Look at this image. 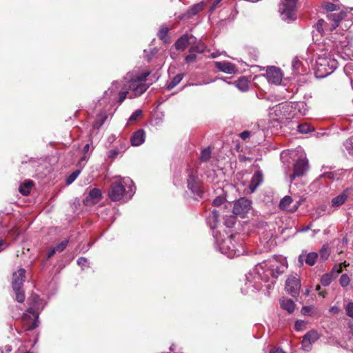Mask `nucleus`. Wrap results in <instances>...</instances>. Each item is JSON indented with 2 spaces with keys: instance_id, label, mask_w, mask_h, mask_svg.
Segmentation results:
<instances>
[{
  "instance_id": "1",
  "label": "nucleus",
  "mask_w": 353,
  "mask_h": 353,
  "mask_svg": "<svg viewBox=\"0 0 353 353\" xmlns=\"http://www.w3.org/2000/svg\"><path fill=\"white\" fill-rule=\"evenodd\" d=\"M150 74L149 71L141 72L139 70L128 72L123 79L121 89L119 90L117 81L112 82L111 86L104 92L100 100L101 103H106L107 105L113 107L116 103L121 104L126 99L129 91H132L129 96L130 99L143 94L149 88L145 80Z\"/></svg>"
},
{
  "instance_id": "2",
  "label": "nucleus",
  "mask_w": 353,
  "mask_h": 353,
  "mask_svg": "<svg viewBox=\"0 0 353 353\" xmlns=\"http://www.w3.org/2000/svg\"><path fill=\"white\" fill-rule=\"evenodd\" d=\"M271 268H268L265 262L257 264L254 268L246 275V285L249 288L252 286L256 290L261 289V281L268 282L270 278L276 279L283 274L287 268V263L285 259L280 258L279 262L274 259L270 261Z\"/></svg>"
},
{
  "instance_id": "3",
  "label": "nucleus",
  "mask_w": 353,
  "mask_h": 353,
  "mask_svg": "<svg viewBox=\"0 0 353 353\" xmlns=\"http://www.w3.org/2000/svg\"><path fill=\"white\" fill-rule=\"evenodd\" d=\"M135 192V186L129 177L122 178L120 181L112 183L108 195L113 201L121 199H130Z\"/></svg>"
},
{
  "instance_id": "4",
  "label": "nucleus",
  "mask_w": 353,
  "mask_h": 353,
  "mask_svg": "<svg viewBox=\"0 0 353 353\" xmlns=\"http://www.w3.org/2000/svg\"><path fill=\"white\" fill-rule=\"evenodd\" d=\"M216 248L221 253L228 258L239 256L244 253V249L241 244L236 243L233 236H226L223 238L219 232H214Z\"/></svg>"
},
{
  "instance_id": "5",
  "label": "nucleus",
  "mask_w": 353,
  "mask_h": 353,
  "mask_svg": "<svg viewBox=\"0 0 353 353\" xmlns=\"http://www.w3.org/2000/svg\"><path fill=\"white\" fill-rule=\"evenodd\" d=\"M315 75L323 79L331 74L338 67L337 61L330 53L325 52L316 59Z\"/></svg>"
},
{
  "instance_id": "6",
  "label": "nucleus",
  "mask_w": 353,
  "mask_h": 353,
  "mask_svg": "<svg viewBox=\"0 0 353 353\" xmlns=\"http://www.w3.org/2000/svg\"><path fill=\"white\" fill-rule=\"evenodd\" d=\"M25 274L26 270L23 268H20L12 274V287L15 292L16 300L19 303H23L25 300V294L22 289L25 281Z\"/></svg>"
},
{
  "instance_id": "7",
  "label": "nucleus",
  "mask_w": 353,
  "mask_h": 353,
  "mask_svg": "<svg viewBox=\"0 0 353 353\" xmlns=\"http://www.w3.org/2000/svg\"><path fill=\"white\" fill-rule=\"evenodd\" d=\"M270 114L274 116L276 121L282 122L283 120L292 119L296 116V113H293L291 103H283L276 105Z\"/></svg>"
},
{
  "instance_id": "8",
  "label": "nucleus",
  "mask_w": 353,
  "mask_h": 353,
  "mask_svg": "<svg viewBox=\"0 0 353 353\" xmlns=\"http://www.w3.org/2000/svg\"><path fill=\"white\" fill-rule=\"evenodd\" d=\"M297 0H281L279 12L283 19L292 20Z\"/></svg>"
},
{
  "instance_id": "9",
  "label": "nucleus",
  "mask_w": 353,
  "mask_h": 353,
  "mask_svg": "<svg viewBox=\"0 0 353 353\" xmlns=\"http://www.w3.org/2000/svg\"><path fill=\"white\" fill-rule=\"evenodd\" d=\"M308 161L304 154L296 161L292 174L290 176L291 182L296 177L303 176L308 170Z\"/></svg>"
},
{
  "instance_id": "10",
  "label": "nucleus",
  "mask_w": 353,
  "mask_h": 353,
  "mask_svg": "<svg viewBox=\"0 0 353 353\" xmlns=\"http://www.w3.org/2000/svg\"><path fill=\"white\" fill-rule=\"evenodd\" d=\"M39 313L37 310L30 307L23 316V321L28 330H32L38 326Z\"/></svg>"
},
{
  "instance_id": "11",
  "label": "nucleus",
  "mask_w": 353,
  "mask_h": 353,
  "mask_svg": "<svg viewBox=\"0 0 353 353\" xmlns=\"http://www.w3.org/2000/svg\"><path fill=\"white\" fill-rule=\"evenodd\" d=\"M187 183L188 189L196 196L201 197L203 191L201 188V182L198 176L193 172L188 174Z\"/></svg>"
},
{
  "instance_id": "12",
  "label": "nucleus",
  "mask_w": 353,
  "mask_h": 353,
  "mask_svg": "<svg viewBox=\"0 0 353 353\" xmlns=\"http://www.w3.org/2000/svg\"><path fill=\"white\" fill-rule=\"evenodd\" d=\"M251 208V201L245 198H241L237 200L233 207V213L235 215L243 216L248 213Z\"/></svg>"
},
{
  "instance_id": "13",
  "label": "nucleus",
  "mask_w": 353,
  "mask_h": 353,
  "mask_svg": "<svg viewBox=\"0 0 353 353\" xmlns=\"http://www.w3.org/2000/svg\"><path fill=\"white\" fill-rule=\"evenodd\" d=\"M301 288V281L297 276H290L285 281V290L292 296L298 295Z\"/></svg>"
},
{
  "instance_id": "14",
  "label": "nucleus",
  "mask_w": 353,
  "mask_h": 353,
  "mask_svg": "<svg viewBox=\"0 0 353 353\" xmlns=\"http://www.w3.org/2000/svg\"><path fill=\"white\" fill-rule=\"evenodd\" d=\"M265 76L269 83L275 85L280 84L283 78L281 70L274 66L268 68Z\"/></svg>"
},
{
  "instance_id": "15",
  "label": "nucleus",
  "mask_w": 353,
  "mask_h": 353,
  "mask_svg": "<svg viewBox=\"0 0 353 353\" xmlns=\"http://www.w3.org/2000/svg\"><path fill=\"white\" fill-rule=\"evenodd\" d=\"M319 339V333L315 330H310L307 332L302 340V349L305 351H310L312 345Z\"/></svg>"
},
{
  "instance_id": "16",
  "label": "nucleus",
  "mask_w": 353,
  "mask_h": 353,
  "mask_svg": "<svg viewBox=\"0 0 353 353\" xmlns=\"http://www.w3.org/2000/svg\"><path fill=\"white\" fill-rule=\"evenodd\" d=\"M102 198V193L100 189L93 188L90 190L83 200L85 205L90 206L98 203Z\"/></svg>"
},
{
  "instance_id": "17",
  "label": "nucleus",
  "mask_w": 353,
  "mask_h": 353,
  "mask_svg": "<svg viewBox=\"0 0 353 353\" xmlns=\"http://www.w3.org/2000/svg\"><path fill=\"white\" fill-rule=\"evenodd\" d=\"M196 40V37L192 34H185L177 39L175 42L174 46L177 50L183 51L188 45L192 43V41Z\"/></svg>"
},
{
  "instance_id": "18",
  "label": "nucleus",
  "mask_w": 353,
  "mask_h": 353,
  "mask_svg": "<svg viewBox=\"0 0 353 353\" xmlns=\"http://www.w3.org/2000/svg\"><path fill=\"white\" fill-rule=\"evenodd\" d=\"M345 12L343 11L339 13H330L327 14V19L331 23L330 25H329V31L335 30L339 26L341 20L345 18Z\"/></svg>"
},
{
  "instance_id": "19",
  "label": "nucleus",
  "mask_w": 353,
  "mask_h": 353,
  "mask_svg": "<svg viewBox=\"0 0 353 353\" xmlns=\"http://www.w3.org/2000/svg\"><path fill=\"white\" fill-rule=\"evenodd\" d=\"M351 191L350 188H346L340 194L334 197L331 201V206L339 208L344 204L350 196Z\"/></svg>"
},
{
  "instance_id": "20",
  "label": "nucleus",
  "mask_w": 353,
  "mask_h": 353,
  "mask_svg": "<svg viewBox=\"0 0 353 353\" xmlns=\"http://www.w3.org/2000/svg\"><path fill=\"white\" fill-rule=\"evenodd\" d=\"M214 65L219 70L226 74H232L236 72V65L228 61H215Z\"/></svg>"
},
{
  "instance_id": "21",
  "label": "nucleus",
  "mask_w": 353,
  "mask_h": 353,
  "mask_svg": "<svg viewBox=\"0 0 353 353\" xmlns=\"http://www.w3.org/2000/svg\"><path fill=\"white\" fill-rule=\"evenodd\" d=\"M263 174L261 170H257L254 172L252 176L250 184V190L251 192H254L256 189L263 183Z\"/></svg>"
},
{
  "instance_id": "22",
  "label": "nucleus",
  "mask_w": 353,
  "mask_h": 353,
  "mask_svg": "<svg viewBox=\"0 0 353 353\" xmlns=\"http://www.w3.org/2000/svg\"><path fill=\"white\" fill-rule=\"evenodd\" d=\"M317 257L318 254L316 252H310L307 254L302 253L299 256V262L301 265H303V261H305L308 265L312 266L315 264Z\"/></svg>"
},
{
  "instance_id": "23",
  "label": "nucleus",
  "mask_w": 353,
  "mask_h": 353,
  "mask_svg": "<svg viewBox=\"0 0 353 353\" xmlns=\"http://www.w3.org/2000/svg\"><path fill=\"white\" fill-rule=\"evenodd\" d=\"M145 132L143 130L140 129L135 132L131 137L130 141L133 146H139L145 141Z\"/></svg>"
},
{
  "instance_id": "24",
  "label": "nucleus",
  "mask_w": 353,
  "mask_h": 353,
  "mask_svg": "<svg viewBox=\"0 0 353 353\" xmlns=\"http://www.w3.org/2000/svg\"><path fill=\"white\" fill-rule=\"evenodd\" d=\"M219 212L213 210L212 214L207 218V223L213 230V232H216L214 230L217 228L219 223Z\"/></svg>"
},
{
  "instance_id": "25",
  "label": "nucleus",
  "mask_w": 353,
  "mask_h": 353,
  "mask_svg": "<svg viewBox=\"0 0 353 353\" xmlns=\"http://www.w3.org/2000/svg\"><path fill=\"white\" fill-rule=\"evenodd\" d=\"M190 45V52L202 53L206 49V46L201 41H197L196 39L193 40Z\"/></svg>"
},
{
  "instance_id": "26",
  "label": "nucleus",
  "mask_w": 353,
  "mask_h": 353,
  "mask_svg": "<svg viewBox=\"0 0 353 353\" xmlns=\"http://www.w3.org/2000/svg\"><path fill=\"white\" fill-rule=\"evenodd\" d=\"M280 305L282 309L288 311L290 314L294 310L295 304L291 299L283 298L280 300Z\"/></svg>"
},
{
  "instance_id": "27",
  "label": "nucleus",
  "mask_w": 353,
  "mask_h": 353,
  "mask_svg": "<svg viewBox=\"0 0 353 353\" xmlns=\"http://www.w3.org/2000/svg\"><path fill=\"white\" fill-rule=\"evenodd\" d=\"M293 113L300 114L301 115H304L307 112V106L304 102H295L291 103Z\"/></svg>"
},
{
  "instance_id": "28",
  "label": "nucleus",
  "mask_w": 353,
  "mask_h": 353,
  "mask_svg": "<svg viewBox=\"0 0 353 353\" xmlns=\"http://www.w3.org/2000/svg\"><path fill=\"white\" fill-rule=\"evenodd\" d=\"M203 2H200L193 5L186 12V13L184 14V17L186 18H190L192 16L196 15L198 12L203 9Z\"/></svg>"
},
{
  "instance_id": "29",
  "label": "nucleus",
  "mask_w": 353,
  "mask_h": 353,
  "mask_svg": "<svg viewBox=\"0 0 353 353\" xmlns=\"http://www.w3.org/2000/svg\"><path fill=\"white\" fill-rule=\"evenodd\" d=\"M234 85L238 89L243 92L247 91L249 88V81L245 77L239 78L234 82Z\"/></svg>"
},
{
  "instance_id": "30",
  "label": "nucleus",
  "mask_w": 353,
  "mask_h": 353,
  "mask_svg": "<svg viewBox=\"0 0 353 353\" xmlns=\"http://www.w3.org/2000/svg\"><path fill=\"white\" fill-rule=\"evenodd\" d=\"M183 77V74H176L170 81L167 82V83L165 84L166 89L168 90L173 89L181 81Z\"/></svg>"
},
{
  "instance_id": "31",
  "label": "nucleus",
  "mask_w": 353,
  "mask_h": 353,
  "mask_svg": "<svg viewBox=\"0 0 353 353\" xmlns=\"http://www.w3.org/2000/svg\"><path fill=\"white\" fill-rule=\"evenodd\" d=\"M32 185V181H26L19 185V190L23 195H28L30 192Z\"/></svg>"
},
{
  "instance_id": "32",
  "label": "nucleus",
  "mask_w": 353,
  "mask_h": 353,
  "mask_svg": "<svg viewBox=\"0 0 353 353\" xmlns=\"http://www.w3.org/2000/svg\"><path fill=\"white\" fill-rule=\"evenodd\" d=\"M292 199L290 196H285L279 203V208L281 210H287L289 212V206L292 203Z\"/></svg>"
},
{
  "instance_id": "33",
  "label": "nucleus",
  "mask_w": 353,
  "mask_h": 353,
  "mask_svg": "<svg viewBox=\"0 0 353 353\" xmlns=\"http://www.w3.org/2000/svg\"><path fill=\"white\" fill-rule=\"evenodd\" d=\"M292 67L294 73L296 74H301L303 72V70H302V63L297 57L293 59L292 61Z\"/></svg>"
},
{
  "instance_id": "34",
  "label": "nucleus",
  "mask_w": 353,
  "mask_h": 353,
  "mask_svg": "<svg viewBox=\"0 0 353 353\" xmlns=\"http://www.w3.org/2000/svg\"><path fill=\"white\" fill-rule=\"evenodd\" d=\"M334 279L335 276L332 275V273L325 274L321 278V283L323 286H328Z\"/></svg>"
},
{
  "instance_id": "35",
  "label": "nucleus",
  "mask_w": 353,
  "mask_h": 353,
  "mask_svg": "<svg viewBox=\"0 0 353 353\" xmlns=\"http://www.w3.org/2000/svg\"><path fill=\"white\" fill-rule=\"evenodd\" d=\"M297 129L298 131L302 134H307L314 130V128L307 123L299 125Z\"/></svg>"
},
{
  "instance_id": "36",
  "label": "nucleus",
  "mask_w": 353,
  "mask_h": 353,
  "mask_svg": "<svg viewBox=\"0 0 353 353\" xmlns=\"http://www.w3.org/2000/svg\"><path fill=\"white\" fill-rule=\"evenodd\" d=\"M169 29L166 26H162L158 32V37L161 40H163L165 43H167L169 40L168 38V34Z\"/></svg>"
},
{
  "instance_id": "37",
  "label": "nucleus",
  "mask_w": 353,
  "mask_h": 353,
  "mask_svg": "<svg viewBox=\"0 0 353 353\" xmlns=\"http://www.w3.org/2000/svg\"><path fill=\"white\" fill-rule=\"evenodd\" d=\"M316 30L319 33H323L325 30H329V25L323 19H319L316 25Z\"/></svg>"
},
{
  "instance_id": "38",
  "label": "nucleus",
  "mask_w": 353,
  "mask_h": 353,
  "mask_svg": "<svg viewBox=\"0 0 353 353\" xmlns=\"http://www.w3.org/2000/svg\"><path fill=\"white\" fill-rule=\"evenodd\" d=\"M107 119L105 113H100L97 115L96 121L94 123V128H99L105 122Z\"/></svg>"
},
{
  "instance_id": "39",
  "label": "nucleus",
  "mask_w": 353,
  "mask_h": 353,
  "mask_svg": "<svg viewBox=\"0 0 353 353\" xmlns=\"http://www.w3.org/2000/svg\"><path fill=\"white\" fill-rule=\"evenodd\" d=\"M343 146L350 154L353 155V137L347 139L344 142Z\"/></svg>"
},
{
  "instance_id": "40",
  "label": "nucleus",
  "mask_w": 353,
  "mask_h": 353,
  "mask_svg": "<svg viewBox=\"0 0 353 353\" xmlns=\"http://www.w3.org/2000/svg\"><path fill=\"white\" fill-rule=\"evenodd\" d=\"M211 149L210 148H206L203 149L201 152L200 159L202 161H208L211 157Z\"/></svg>"
},
{
  "instance_id": "41",
  "label": "nucleus",
  "mask_w": 353,
  "mask_h": 353,
  "mask_svg": "<svg viewBox=\"0 0 353 353\" xmlns=\"http://www.w3.org/2000/svg\"><path fill=\"white\" fill-rule=\"evenodd\" d=\"M350 283V279L347 274H343L339 279V283L341 287H347Z\"/></svg>"
},
{
  "instance_id": "42",
  "label": "nucleus",
  "mask_w": 353,
  "mask_h": 353,
  "mask_svg": "<svg viewBox=\"0 0 353 353\" xmlns=\"http://www.w3.org/2000/svg\"><path fill=\"white\" fill-rule=\"evenodd\" d=\"M81 172V170H75L74 172H73L67 179L66 180V183L67 184H70L72 183L77 178V176H79V174H80Z\"/></svg>"
},
{
  "instance_id": "43",
  "label": "nucleus",
  "mask_w": 353,
  "mask_h": 353,
  "mask_svg": "<svg viewBox=\"0 0 353 353\" xmlns=\"http://www.w3.org/2000/svg\"><path fill=\"white\" fill-rule=\"evenodd\" d=\"M225 197L221 196H216L214 199V201L212 202V205L214 206L219 207V206L223 205V203H225Z\"/></svg>"
},
{
  "instance_id": "44",
  "label": "nucleus",
  "mask_w": 353,
  "mask_h": 353,
  "mask_svg": "<svg viewBox=\"0 0 353 353\" xmlns=\"http://www.w3.org/2000/svg\"><path fill=\"white\" fill-rule=\"evenodd\" d=\"M304 200L305 198L301 197L297 201H296V203L289 209V212L291 213L296 212Z\"/></svg>"
},
{
  "instance_id": "45",
  "label": "nucleus",
  "mask_w": 353,
  "mask_h": 353,
  "mask_svg": "<svg viewBox=\"0 0 353 353\" xmlns=\"http://www.w3.org/2000/svg\"><path fill=\"white\" fill-rule=\"evenodd\" d=\"M306 323L302 320H298L296 321L294 327L297 331L303 330L305 327Z\"/></svg>"
},
{
  "instance_id": "46",
  "label": "nucleus",
  "mask_w": 353,
  "mask_h": 353,
  "mask_svg": "<svg viewBox=\"0 0 353 353\" xmlns=\"http://www.w3.org/2000/svg\"><path fill=\"white\" fill-rule=\"evenodd\" d=\"M324 8L327 11L332 12V11L338 10V6L333 3L327 2L324 5Z\"/></svg>"
},
{
  "instance_id": "47",
  "label": "nucleus",
  "mask_w": 353,
  "mask_h": 353,
  "mask_svg": "<svg viewBox=\"0 0 353 353\" xmlns=\"http://www.w3.org/2000/svg\"><path fill=\"white\" fill-rule=\"evenodd\" d=\"M341 272V265H335L330 273H332V275L336 278Z\"/></svg>"
},
{
  "instance_id": "48",
  "label": "nucleus",
  "mask_w": 353,
  "mask_h": 353,
  "mask_svg": "<svg viewBox=\"0 0 353 353\" xmlns=\"http://www.w3.org/2000/svg\"><path fill=\"white\" fill-rule=\"evenodd\" d=\"M68 243V240L61 241L55 247L56 250L59 252H62L66 248Z\"/></svg>"
},
{
  "instance_id": "49",
  "label": "nucleus",
  "mask_w": 353,
  "mask_h": 353,
  "mask_svg": "<svg viewBox=\"0 0 353 353\" xmlns=\"http://www.w3.org/2000/svg\"><path fill=\"white\" fill-rule=\"evenodd\" d=\"M142 115V111L141 110H137L134 112L130 117L129 118V121H136L139 117Z\"/></svg>"
},
{
  "instance_id": "50",
  "label": "nucleus",
  "mask_w": 353,
  "mask_h": 353,
  "mask_svg": "<svg viewBox=\"0 0 353 353\" xmlns=\"http://www.w3.org/2000/svg\"><path fill=\"white\" fill-rule=\"evenodd\" d=\"M347 315L353 318V302H349L345 307Z\"/></svg>"
},
{
  "instance_id": "51",
  "label": "nucleus",
  "mask_w": 353,
  "mask_h": 353,
  "mask_svg": "<svg viewBox=\"0 0 353 353\" xmlns=\"http://www.w3.org/2000/svg\"><path fill=\"white\" fill-rule=\"evenodd\" d=\"M119 151L117 150H110L107 152V157L109 159H114L117 157Z\"/></svg>"
},
{
  "instance_id": "52",
  "label": "nucleus",
  "mask_w": 353,
  "mask_h": 353,
  "mask_svg": "<svg viewBox=\"0 0 353 353\" xmlns=\"http://www.w3.org/2000/svg\"><path fill=\"white\" fill-rule=\"evenodd\" d=\"M236 222V219L234 216H231L228 220L225 221V224L228 228L232 227Z\"/></svg>"
},
{
  "instance_id": "53",
  "label": "nucleus",
  "mask_w": 353,
  "mask_h": 353,
  "mask_svg": "<svg viewBox=\"0 0 353 353\" xmlns=\"http://www.w3.org/2000/svg\"><path fill=\"white\" fill-rule=\"evenodd\" d=\"M77 264L82 268L87 267L88 265V261L87 259L84 257H81L77 260Z\"/></svg>"
},
{
  "instance_id": "54",
  "label": "nucleus",
  "mask_w": 353,
  "mask_h": 353,
  "mask_svg": "<svg viewBox=\"0 0 353 353\" xmlns=\"http://www.w3.org/2000/svg\"><path fill=\"white\" fill-rule=\"evenodd\" d=\"M196 56L194 52H190V54L187 55L185 60L187 63H191L196 60Z\"/></svg>"
},
{
  "instance_id": "55",
  "label": "nucleus",
  "mask_w": 353,
  "mask_h": 353,
  "mask_svg": "<svg viewBox=\"0 0 353 353\" xmlns=\"http://www.w3.org/2000/svg\"><path fill=\"white\" fill-rule=\"evenodd\" d=\"M12 351V346L10 345H6L4 347H1V353H10Z\"/></svg>"
},
{
  "instance_id": "56",
  "label": "nucleus",
  "mask_w": 353,
  "mask_h": 353,
  "mask_svg": "<svg viewBox=\"0 0 353 353\" xmlns=\"http://www.w3.org/2000/svg\"><path fill=\"white\" fill-rule=\"evenodd\" d=\"M250 137V132L249 131H243L242 132L241 134H240V137L243 139V140H245L247 139L248 138H249Z\"/></svg>"
},
{
  "instance_id": "57",
  "label": "nucleus",
  "mask_w": 353,
  "mask_h": 353,
  "mask_svg": "<svg viewBox=\"0 0 353 353\" xmlns=\"http://www.w3.org/2000/svg\"><path fill=\"white\" fill-rule=\"evenodd\" d=\"M320 254H321V257L325 259H326L329 256V253L326 249H322L320 251Z\"/></svg>"
},
{
  "instance_id": "58",
  "label": "nucleus",
  "mask_w": 353,
  "mask_h": 353,
  "mask_svg": "<svg viewBox=\"0 0 353 353\" xmlns=\"http://www.w3.org/2000/svg\"><path fill=\"white\" fill-rule=\"evenodd\" d=\"M339 310H340L339 307L336 305L332 306L329 310L330 312H331L332 314H338L339 312Z\"/></svg>"
},
{
  "instance_id": "59",
  "label": "nucleus",
  "mask_w": 353,
  "mask_h": 353,
  "mask_svg": "<svg viewBox=\"0 0 353 353\" xmlns=\"http://www.w3.org/2000/svg\"><path fill=\"white\" fill-rule=\"evenodd\" d=\"M311 308L310 307H303L301 310L302 313L304 315H310Z\"/></svg>"
},
{
  "instance_id": "60",
  "label": "nucleus",
  "mask_w": 353,
  "mask_h": 353,
  "mask_svg": "<svg viewBox=\"0 0 353 353\" xmlns=\"http://www.w3.org/2000/svg\"><path fill=\"white\" fill-rule=\"evenodd\" d=\"M6 246V242L3 239H0V252L4 250Z\"/></svg>"
},
{
  "instance_id": "61",
  "label": "nucleus",
  "mask_w": 353,
  "mask_h": 353,
  "mask_svg": "<svg viewBox=\"0 0 353 353\" xmlns=\"http://www.w3.org/2000/svg\"><path fill=\"white\" fill-rule=\"evenodd\" d=\"M88 156L86 154H84L83 156L81 158L79 161V164L81 165L83 161H86L88 159Z\"/></svg>"
},
{
  "instance_id": "62",
  "label": "nucleus",
  "mask_w": 353,
  "mask_h": 353,
  "mask_svg": "<svg viewBox=\"0 0 353 353\" xmlns=\"http://www.w3.org/2000/svg\"><path fill=\"white\" fill-rule=\"evenodd\" d=\"M56 252H57V251L56 250L55 248L51 249L48 252V258H50L51 256H52Z\"/></svg>"
},
{
  "instance_id": "63",
  "label": "nucleus",
  "mask_w": 353,
  "mask_h": 353,
  "mask_svg": "<svg viewBox=\"0 0 353 353\" xmlns=\"http://www.w3.org/2000/svg\"><path fill=\"white\" fill-rule=\"evenodd\" d=\"M89 150H90V144L87 143L85 145H84V147L83 148V154H86Z\"/></svg>"
},
{
  "instance_id": "64",
  "label": "nucleus",
  "mask_w": 353,
  "mask_h": 353,
  "mask_svg": "<svg viewBox=\"0 0 353 353\" xmlns=\"http://www.w3.org/2000/svg\"><path fill=\"white\" fill-rule=\"evenodd\" d=\"M270 353H285V352L280 348H276V349L271 351Z\"/></svg>"
}]
</instances>
